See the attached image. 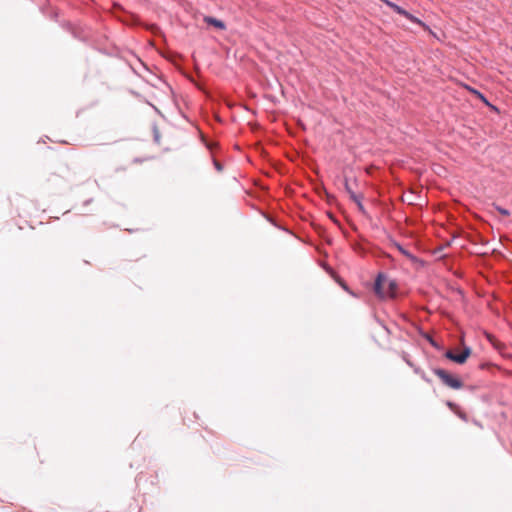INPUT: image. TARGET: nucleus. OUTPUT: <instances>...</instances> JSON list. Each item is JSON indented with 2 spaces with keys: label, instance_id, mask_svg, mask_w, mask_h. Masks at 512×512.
Masks as SVG:
<instances>
[{
  "label": "nucleus",
  "instance_id": "f3484780",
  "mask_svg": "<svg viewBox=\"0 0 512 512\" xmlns=\"http://www.w3.org/2000/svg\"><path fill=\"white\" fill-rule=\"evenodd\" d=\"M490 366H492V364H491V363H481V364L479 365V368H480L481 370H484V369H487V368H488V367H490Z\"/></svg>",
  "mask_w": 512,
  "mask_h": 512
},
{
  "label": "nucleus",
  "instance_id": "7ed1b4c3",
  "mask_svg": "<svg viewBox=\"0 0 512 512\" xmlns=\"http://www.w3.org/2000/svg\"><path fill=\"white\" fill-rule=\"evenodd\" d=\"M67 30L71 33V35L86 44H91V32L89 29L81 27V26H75L72 24L67 25Z\"/></svg>",
  "mask_w": 512,
  "mask_h": 512
},
{
  "label": "nucleus",
  "instance_id": "dca6fc26",
  "mask_svg": "<svg viewBox=\"0 0 512 512\" xmlns=\"http://www.w3.org/2000/svg\"><path fill=\"white\" fill-rule=\"evenodd\" d=\"M455 413H456V414H457V415H458L462 420L467 421V415H466V413H464V412H462V411H459V410H457Z\"/></svg>",
  "mask_w": 512,
  "mask_h": 512
},
{
  "label": "nucleus",
  "instance_id": "2eb2a0df",
  "mask_svg": "<svg viewBox=\"0 0 512 512\" xmlns=\"http://www.w3.org/2000/svg\"><path fill=\"white\" fill-rule=\"evenodd\" d=\"M213 163H214V167H215V169H216L218 172H222V171H223L224 167H223V165H222L219 161L214 160V161H213Z\"/></svg>",
  "mask_w": 512,
  "mask_h": 512
},
{
  "label": "nucleus",
  "instance_id": "0eeeda50",
  "mask_svg": "<svg viewBox=\"0 0 512 512\" xmlns=\"http://www.w3.org/2000/svg\"><path fill=\"white\" fill-rule=\"evenodd\" d=\"M58 176H60L61 178L65 179V180H68L70 178H72L76 172L74 169H72L68 163L66 162H63L60 164V166L58 167V170H57V173H56Z\"/></svg>",
  "mask_w": 512,
  "mask_h": 512
},
{
  "label": "nucleus",
  "instance_id": "f03ea898",
  "mask_svg": "<svg viewBox=\"0 0 512 512\" xmlns=\"http://www.w3.org/2000/svg\"><path fill=\"white\" fill-rule=\"evenodd\" d=\"M432 372L440 379L441 383L454 390H459L464 387L463 381L457 376L449 373L443 368H433Z\"/></svg>",
  "mask_w": 512,
  "mask_h": 512
},
{
  "label": "nucleus",
  "instance_id": "6ab92c4d",
  "mask_svg": "<svg viewBox=\"0 0 512 512\" xmlns=\"http://www.w3.org/2000/svg\"><path fill=\"white\" fill-rule=\"evenodd\" d=\"M488 340H489L491 343H493V341H492V337H491V336H488Z\"/></svg>",
  "mask_w": 512,
  "mask_h": 512
},
{
  "label": "nucleus",
  "instance_id": "f257e3e1",
  "mask_svg": "<svg viewBox=\"0 0 512 512\" xmlns=\"http://www.w3.org/2000/svg\"><path fill=\"white\" fill-rule=\"evenodd\" d=\"M387 280V276L383 272H379L376 276L373 291L375 295L379 299H385V298H391L395 299L397 298V291H398V283L396 280H390L388 282V288L387 291L384 290L383 284Z\"/></svg>",
  "mask_w": 512,
  "mask_h": 512
},
{
  "label": "nucleus",
  "instance_id": "9d476101",
  "mask_svg": "<svg viewBox=\"0 0 512 512\" xmlns=\"http://www.w3.org/2000/svg\"><path fill=\"white\" fill-rule=\"evenodd\" d=\"M472 92L483 102L485 103L487 106L491 107L493 110H497V108L493 105H491L489 103V101L487 100V98L484 96V94H482L481 92L477 91V90H474L472 89Z\"/></svg>",
  "mask_w": 512,
  "mask_h": 512
},
{
  "label": "nucleus",
  "instance_id": "a211bd4d",
  "mask_svg": "<svg viewBox=\"0 0 512 512\" xmlns=\"http://www.w3.org/2000/svg\"><path fill=\"white\" fill-rule=\"evenodd\" d=\"M422 379H423V380H425V381H426V382H428V383L430 382V379H429V378H427V376H425V374H424V373L422 374Z\"/></svg>",
  "mask_w": 512,
  "mask_h": 512
},
{
  "label": "nucleus",
  "instance_id": "1a4fd4ad",
  "mask_svg": "<svg viewBox=\"0 0 512 512\" xmlns=\"http://www.w3.org/2000/svg\"><path fill=\"white\" fill-rule=\"evenodd\" d=\"M394 246L398 249V251L404 255L405 257H407L408 259L414 261L416 260V257L407 249H405L401 244H399L398 242H394Z\"/></svg>",
  "mask_w": 512,
  "mask_h": 512
},
{
  "label": "nucleus",
  "instance_id": "423d86ee",
  "mask_svg": "<svg viewBox=\"0 0 512 512\" xmlns=\"http://www.w3.org/2000/svg\"><path fill=\"white\" fill-rule=\"evenodd\" d=\"M344 188H345V191L349 194L350 199H351L353 202H355V204L357 205V208H358L359 212H360L362 215H367V211H366L365 207H364V206H363V204H362V198H363V196H362V195H358V194H356V193L352 190V188H351V186H350V184H349V182H348V180H347V179H345V182H344Z\"/></svg>",
  "mask_w": 512,
  "mask_h": 512
},
{
  "label": "nucleus",
  "instance_id": "39448f33",
  "mask_svg": "<svg viewBox=\"0 0 512 512\" xmlns=\"http://www.w3.org/2000/svg\"><path fill=\"white\" fill-rule=\"evenodd\" d=\"M389 8H391L394 12H396L397 14L405 17L406 19H408L410 22L412 23H417V24H422V22L416 18L415 16H413L410 12H408L407 10H405L404 8H402L401 6L395 4L394 2H391L389 0H382Z\"/></svg>",
  "mask_w": 512,
  "mask_h": 512
},
{
  "label": "nucleus",
  "instance_id": "f8f14e48",
  "mask_svg": "<svg viewBox=\"0 0 512 512\" xmlns=\"http://www.w3.org/2000/svg\"><path fill=\"white\" fill-rule=\"evenodd\" d=\"M492 206L495 208V210H497L501 215H503L505 217H508L511 214L508 209L503 208L502 206H500L496 203H493Z\"/></svg>",
  "mask_w": 512,
  "mask_h": 512
},
{
  "label": "nucleus",
  "instance_id": "ddd939ff",
  "mask_svg": "<svg viewBox=\"0 0 512 512\" xmlns=\"http://www.w3.org/2000/svg\"><path fill=\"white\" fill-rule=\"evenodd\" d=\"M401 357L407 363V365H409L410 367H414L413 363L411 362V360L409 358V354L408 353L402 352Z\"/></svg>",
  "mask_w": 512,
  "mask_h": 512
},
{
  "label": "nucleus",
  "instance_id": "9b49d317",
  "mask_svg": "<svg viewBox=\"0 0 512 512\" xmlns=\"http://www.w3.org/2000/svg\"><path fill=\"white\" fill-rule=\"evenodd\" d=\"M424 338L429 342V344L437 350H441L442 346L429 334H425Z\"/></svg>",
  "mask_w": 512,
  "mask_h": 512
},
{
  "label": "nucleus",
  "instance_id": "6e6552de",
  "mask_svg": "<svg viewBox=\"0 0 512 512\" xmlns=\"http://www.w3.org/2000/svg\"><path fill=\"white\" fill-rule=\"evenodd\" d=\"M204 22L208 25H211L219 30H225L226 29V24L220 20V19H217V18H214L212 16H205L204 17Z\"/></svg>",
  "mask_w": 512,
  "mask_h": 512
},
{
  "label": "nucleus",
  "instance_id": "4468645a",
  "mask_svg": "<svg viewBox=\"0 0 512 512\" xmlns=\"http://www.w3.org/2000/svg\"><path fill=\"white\" fill-rule=\"evenodd\" d=\"M446 405L448 406V408L454 412H456L458 410V406L457 404H455L454 402L452 401H447L446 402Z\"/></svg>",
  "mask_w": 512,
  "mask_h": 512
},
{
  "label": "nucleus",
  "instance_id": "20e7f679",
  "mask_svg": "<svg viewBox=\"0 0 512 512\" xmlns=\"http://www.w3.org/2000/svg\"><path fill=\"white\" fill-rule=\"evenodd\" d=\"M471 352H472L471 348L464 345L461 353L457 354L452 350H447L444 353V357L450 361L457 363V364H464L467 361V359L469 358V356L471 355Z\"/></svg>",
  "mask_w": 512,
  "mask_h": 512
}]
</instances>
